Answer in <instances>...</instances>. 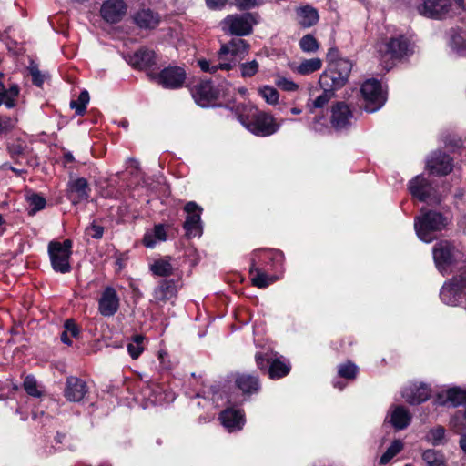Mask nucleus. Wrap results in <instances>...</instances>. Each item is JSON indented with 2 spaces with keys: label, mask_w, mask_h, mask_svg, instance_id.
Wrapping results in <instances>:
<instances>
[{
  "label": "nucleus",
  "mask_w": 466,
  "mask_h": 466,
  "mask_svg": "<svg viewBox=\"0 0 466 466\" xmlns=\"http://www.w3.org/2000/svg\"><path fill=\"white\" fill-rule=\"evenodd\" d=\"M299 47L304 52H315L319 49V42L315 36L308 34L299 40Z\"/></svg>",
  "instance_id": "nucleus-47"
},
{
  "label": "nucleus",
  "mask_w": 466,
  "mask_h": 466,
  "mask_svg": "<svg viewBox=\"0 0 466 466\" xmlns=\"http://www.w3.org/2000/svg\"><path fill=\"white\" fill-rule=\"evenodd\" d=\"M218 419L229 432L242 430L246 422L244 410L234 407H228L223 410L219 413Z\"/></svg>",
  "instance_id": "nucleus-24"
},
{
  "label": "nucleus",
  "mask_w": 466,
  "mask_h": 466,
  "mask_svg": "<svg viewBox=\"0 0 466 466\" xmlns=\"http://www.w3.org/2000/svg\"><path fill=\"white\" fill-rule=\"evenodd\" d=\"M359 369L351 360H348L338 366V375L339 378L353 380L356 379Z\"/></svg>",
  "instance_id": "nucleus-40"
},
{
  "label": "nucleus",
  "mask_w": 466,
  "mask_h": 466,
  "mask_svg": "<svg viewBox=\"0 0 466 466\" xmlns=\"http://www.w3.org/2000/svg\"><path fill=\"white\" fill-rule=\"evenodd\" d=\"M451 0H422L417 5L418 13L430 19L442 20L451 11Z\"/></svg>",
  "instance_id": "nucleus-17"
},
{
  "label": "nucleus",
  "mask_w": 466,
  "mask_h": 466,
  "mask_svg": "<svg viewBox=\"0 0 466 466\" xmlns=\"http://www.w3.org/2000/svg\"><path fill=\"white\" fill-rule=\"evenodd\" d=\"M458 249L450 240H440L432 248L435 267L440 273L445 275L451 267L454 266L457 259Z\"/></svg>",
  "instance_id": "nucleus-12"
},
{
  "label": "nucleus",
  "mask_w": 466,
  "mask_h": 466,
  "mask_svg": "<svg viewBox=\"0 0 466 466\" xmlns=\"http://www.w3.org/2000/svg\"><path fill=\"white\" fill-rule=\"evenodd\" d=\"M352 67L351 60H339L328 64L327 68L319 79L320 87L329 88V90L336 93L348 84Z\"/></svg>",
  "instance_id": "nucleus-4"
},
{
  "label": "nucleus",
  "mask_w": 466,
  "mask_h": 466,
  "mask_svg": "<svg viewBox=\"0 0 466 466\" xmlns=\"http://www.w3.org/2000/svg\"><path fill=\"white\" fill-rule=\"evenodd\" d=\"M229 89L230 85L226 80L217 87L211 80H202L194 86L193 97L198 106L208 107L215 106L216 101L222 96L221 93L224 96Z\"/></svg>",
  "instance_id": "nucleus-9"
},
{
  "label": "nucleus",
  "mask_w": 466,
  "mask_h": 466,
  "mask_svg": "<svg viewBox=\"0 0 466 466\" xmlns=\"http://www.w3.org/2000/svg\"><path fill=\"white\" fill-rule=\"evenodd\" d=\"M284 261L285 256L281 250L263 248L253 250L249 266L251 268L277 273L283 270Z\"/></svg>",
  "instance_id": "nucleus-6"
},
{
  "label": "nucleus",
  "mask_w": 466,
  "mask_h": 466,
  "mask_svg": "<svg viewBox=\"0 0 466 466\" xmlns=\"http://www.w3.org/2000/svg\"><path fill=\"white\" fill-rule=\"evenodd\" d=\"M403 449V442L400 440H394L380 458V465L388 464Z\"/></svg>",
  "instance_id": "nucleus-37"
},
{
  "label": "nucleus",
  "mask_w": 466,
  "mask_h": 466,
  "mask_svg": "<svg viewBox=\"0 0 466 466\" xmlns=\"http://www.w3.org/2000/svg\"><path fill=\"white\" fill-rule=\"evenodd\" d=\"M147 76L166 89H178L183 86L187 73L178 66H168L158 73H147Z\"/></svg>",
  "instance_id": "nucleus-13"
},
{
  "label": "nucleus",
  "mask_w": 466,
  "mask_h": 466,
  "mask_svg": "<svg viewBox=\"0 0 466 466\" xmlns=\"http://www.w3.org/2000/svg\"><path fill=\"white\" fill-rule=\"evenodd\" d=\"M321 66L322 62L319 58L307 59L300 63L297 71L302 76H307L319 70Z\"/></svg>",
  "instance_id": "nucleus-41"
},
{
  "label": "nucleus",
  "mask_w": 466,
  "mask_h": 466,
  "mask_svg": "<svg viewBox=\"0 0 466 466\" xmlns=\"http://www.w3.org/2000/svg\"><path fill=\"white\" fill-rule=\"evenodd\" d=\"M183 209L187 213L186 220L183 223L186 237L187 238L200 237L203 233L201 225L203 208L195 201H188Z\"/></svg>",
  "instance_id": "nucleus-16"
},
{
  "label": "nucleus",
  "mask_w": 466,
  "mask_h": 466,
  "mask_svg": "<svg viewBox=\"0 0 466 466\" xmlns=\"http://www.w3.org/2000/svg\"><path fill=\"white\" fill-rule=\"evenodd\" d=\"M431 388L426 383L413 384L405 389L402 396L410 405L421 404L431 397Z\"/></svg>",
  "instance_id": "nucleus-29"
},
{
  "label": "nucleus",
  "mask_w": 466,
  "mask_h": 466,
  "mask_svg": "<svg viewBox=\"0 0 466 466\" xmlns=\"http://www.w3.org/2000/svg\"><path fill=\"white\" fill-rule=\"evenodd\" d=\"M25 147L22 144H13L8 147V152L12 158L18 157L25 155Z\"/></svg>",
  "instance_id": "nucleus-56"
},
{
  "label": "nucleus",
  "mask_w": 466,
  "mask_h": 466,
  "mask_svg": "<svg viewBox=\"0 0 466 466\" xmlns=\"http://www.w3.org/2000/svg\"><path fill=\"white\" fill-rule=\"evenodd\" d=\"M14 128V124L9 116L2 117L0 116V133H6Z\"/></svg>",
  "instance_id": "nucleus-58"
},
{
  "label": "nucleus",
  "mask_w": 466,
  "mask_h": 466,
  "mask_svg": "<svg viewBox=\"0 0 466 466\" xmlns=\"http://www.w3.org/2000/svg\"><path fill=\"white\" fill-rule=\"evenodd\" d=\"M440 299L449 306H458L466 300V268L445 281L440 290Z\"/></svg>",
  "instance_id": "nucleus-5"
},
{
  "label": "nucleus",
  "mask_w": 466,
  "mask_h": 466,
  "mask_svg": "<svg viewBox=\"0 0 466 466\" xmlns=\"http://www.w3.org/2000/svg\"><path fill=\"white\" fill-rule=\"evenodd\" d=\"M339 49L336 47L329 48L327 54V59L329 61L328 64H331L333 62L339 61V60H349L348 58H343L339 56Z\"/></svg>",
  "instance_id": "nucleus-61"
},
{
  "label": "nucleus",
  "mask_w": 466,
  "mask_h": 466,
  "mask_svg": "<svg viewBox=\"0 0 466 466\" xmlns=\"http://www.w3.org/2000/svg\"><path fill=\"white\" fill-rule=\"evenodd\" d=\"M60 339L64 344H66L67 346H72V344H73V341L70 339V336L68 335V333L66 331L65 329L60 335Z\"/></svg>",
  "instance_id": "nucleus-64"
},
{
  "label": "nucleus",
  "mask_w": 466,
  "mask_h": 466,
  "mask_svg": "<svg viewBox=\"0 0 466 466\" xmlns=\"http://www.w3.org/2000/svg\"><path fill=\"white\" fill-rule=\"evenodd\" d=\"M251 283L258 289H266L279 279L276 273L268 270H259V268H248Z\"/></svg>",
  "instance_id": "nucleus-31"
},
{
  "label": "nucleus",
  "mask_w": 466,
  "mask_h": 466,
  "mask_svg": "<svg viewBox=\"0 0 466 466\" xmlns=\"http://www.w3.org/2000/svg\"><path fill=\"white\" fill-rule=\"evenodd\" d=\"M149 268L154 276L162 277L164 279H167L173 275L174 272V268L170 263V257H167V258L156 259L150 264Z\"/></svg>",
  "instance_id": "nucleus-35"
},
{
  "label": "nucleus",
  "mask_w": 466,
  "mask_h": 466,
  "mask_svg": "<svg viewBox=\"0 0 466 466\" xmlns=\"http://www.w3.org/2000/svg\"><path fill=\"white\" fill-rule=\"evenodd\" d=\"M119 308L120 299L116 290L111 286H106L98 299V312L103 317H112Z\"/></svg>",
  "instance_id": "nucleus-22"
},
{
  "label": "nucleus",
  "mask_w": 466,
  "mask_h": 466,
  "mask_svg": "<svg viewBox=\"0 0 466 466\" xmlns=\"http://www.w3.org/2000/svg\"><path fill=\"white\" fill-rule=\"evenodd\" d=\"M363 99L361 107L368 113L380 110L387 101V91L382 88L381 82L376 78L365 80L360 86Z\"/></svg>",
  "instance_id": "nucleus-7"
},
{
  "label": "nucleus",
  "mask_w": 466,
  "mask_h": 466,
  "mask_svg": "<svg viewBox=\"0 0 466 466\" xmlns=\"http://www.w3.org/2000/svg\"><path fill=\"white\" fill-rule=\"evenodd\" d=\"M408 190L413 198L420 202H427L435 193L432 182L422 174L414 177L409 181Z\"/></svg>",
  "instance_id": "nucleus-21"
},
{
  "label": "nucleus",
  "mask_w": 466,
  "mask_h": 466,
  "mask_svg": "<svg viewBox=\"0 0 466 466\" xmlns=\"http://www.w3.org/2000/svg\"><path fill=\"white\" fill-rule=\"evenodd\" d=\"M426 168L431 175L443 177L453 169V158L444 151L432 152L426 162Z\"/></svg>",
  "instance_id": "nucleus-18"
},
{
  "label": "nucleus",
  "mask_w": 466,
  "mask_h": 466,
  "mask_svg": "<svg viewBox=\"0 0 466 466\" xmlns=\"http://www.w3.org/2000/svg\"><path fill=\"white\" fill-rule=\"evenodd\" d=\"M291 370V365L289 362H285L279 358H274L269 370H268V377L270 380H276L282 379L289 374Z\"/></svg>",
  "instance_id": "nucleus-34"
},
{
  "label": "nucleus",
  "mask_w": 466,
  "mask_h": 466,
  "mask_svg": "<svg viewBox=\"0 0 466 466\" xmlns=\"http://www.w3.org/2000/svg\"><path fill=\"white\" fill-rule=\"evenodd\" d=\"M273 360L274 358H272L271 353L269 352L258 351L255 354L256 365L263 375L268 374V370H269Z\"/></svg>",
  "instance_id": "nucleus-42"
},
{
  "label": "nucleus",
  "mask_w": 466,
  "mask_h": 466,
  "mask_svg": "<svg viewBox=\"0 0 466 466\" xmlns=\"http://www.w3.org/2000/svg\"><path fill=\"white\" fill-rule=\"evenodd\" d=\"M385 46V52L390 55L392 59H401L412 54L410 48L411 43L410 39L403 35L390 37Z\"/></svg>",
  "instance_id": "nucleus-26"
},
{
  "label": "nucleus",
  "mask_w": 466,
  "mask_h": 466,
  "mask_svg": "<svg viewBox=\"0 0 466 466\" xmlns=\"http://www.w3.org/2000/svg\"><path fill=\"white\" fill-rule=\"evenodd\" d=\"M429 434L432 444L439 445L445 437V429L442 426H437L436 428L431 429Z\"/></svg>",
  "instance_id": "nucleus-54"
},
{
  "label": "nucleus",
  "mask_w": 466,
  "mask_h": 466,
  "mask_svg": "<svg viewBox=\"0 0 466 466\" xmlns=\"http://www.w3.org/2000/svg\"><path fill=\"white\" fill-rule=\"evenodd\" d=\"M104 232L105 228L101 225H98L96 220H94L85 229V234L91 237L94 239H101L103 238Z\"/></svg>",
  "instance_id": "nucleus-50"
},
{
  "label": "nucleus",
  "mask_w": 466,
  "mask_h": 466,
  "mask_svg": "<svg viewBox=\"0 0 466 466\" xmlns=\"http://www.w3.org/2000/svg\"><path fill=\"white\" fill-rule=\"evenodd\" d=\"M63 165L66 167L67 164H71L75 162V157L73 154L69 151L65 152L62 157Z\"/></svg>",
  "instance_id": "nucleus-63"
},
{
  "label": "nucleus",
  "mask_w": 466,
  "mask_h": 466,
  "mask_svg": "<svg viewBox=\"0 0 466 466\" xmlns=\"http://www.w3.org/2000/svg\"><path fill=\"white\" fill-rule=\"evenodd\" d=\"M88 391L86 382L80 378L70 376L66 378L64 396L66 400L78 402L84 399Z\"/></svg>",
  "instance_id": "nucleus-27"
},
{
  "label": "nucleus",
  "mask_w": 466,
  "mask_h": 466,
  "mask_svg": "<svg viewBox=\"0 0 466 466\" xmlns=\"http://www.w3.org/2000/svg\"><path fill=\"white\" fill-rule=\"evenodd\" d=\"M63 328L71 338L78 339L81 337V328L74 319H66Z\"/></svg>",
  "instance_id": "nucleus-49"
},
{
  "label": "nucleus",
  "mask_w": 466,
  "mask_h": 466,
  "mask_svg": "<svg viewBox=\"0 0 466 466\" xmlns=\"http://www.w3.org/2000/svg\"><path fill=\"white\" fill-rule=\"evenodd\" d=\"M434 403L439 406L458 407L466 404V390L454 386L436 394Z\"/></svg>",
  "instance_id": "nucleus-25"
},
{
  "label": "nucleus",
  "mask_w": 466,
  "mask_h": 466,
  "mask_svg": "<svg viewBox=\"0 0 466 466\" xmlns=\"http://www.w3.org/2000/svg\"><path fill=\"white\" fill-rule=\"evenodd\" d=\"M142 243L145 247L152 248L155 247L157 239L152 233L147 232L144 235Z\"/></svg>",
  "instance_id": "nucleus-62"
},
{
  "label": "nucleus",
  "mask_w": 466,
  "mask_h": 466,
  "mask_svg": "<svg viewBox=\"0 0 466 466\" xmlns=\"http://www.w3.org/2000/svg\"><path fill=\"white\" fill-rule=\"evenodd\" d=\"M259 18L257 12L228 15L223 20L224 30L238 37L249 35L253 32V26L258 24Z\"/></svg>",
  "instance_id": "nucleus-8"
},
{
  "label": "nucleus",
  "mask_w": 466,
  "mask_h": 466,
  "mask_svg": "<svg viewBox=\"0 0 466 466\" xmlns=\"http://www.w3.org/2000/svg\"><path fill=\"white\" fill-rule=\"evenodd\" d=\"M218 106H224L234 112L238 120L258 137H269L280 128V124L277 123L270 113L259 110L254 106L236 104L234 98L228 100L224 105L218 104Z\"/></svg>",
  "instance_id": "nucleus-1"
},
{
  "label": "nucleus",
  "mask_w": 466,
  "mask_h": 466,
  "mask_svg": "<svg viewBox=\"0 0 466 466\" xmlns=\"http://www.w3.org/2000/svg\"><path fill=\"white\" fill-rule=\"evenodd\" d=\"M449 46L459 56H463L466 52V40L456 30L450 31Z\"/></svg>",
  "instance_id": "nucleus-36"
},
{
  "label": "nucleus",
  "mask_w": 466,
  "mask_h": 466,
  "mask_svg": "<svg viewBox=\"0 0 466 466\" xmlns=\"http://www.w3.org/2000/svg\"><path fill=\"white\" fill-rule=\"evenodd\" d=\"M258 94L269 105H276L279 102V91L273 86L265 85L258 89Z\"/></svg>",
  "instance_id": "nucleus-43"
},
{
  "label": "nucleus",
  "mask_w": 466,
  "mask_h": 466,
  "mask_svg": "<svg viewBox=\"0 0 466 466\" xmlns=\"http://www.w3.org/2000/svg\"><path fill=\"white\" fill-rule=\"evenodd\" d=\"M127 8L124 0H106L101 5L100 15L106 23L116 24L125 16Z\"/></svg>",
  "instance_id": "nucleus-23"
},
{
  "label": "nucleus",
  "mask_w": 466,
  "mask_h": 466,
  "mask_svg": "<svg viewBox=\"0 0 466 466\" xmlns=\"http://www.w3.org/2000/svg\"><path fill=\"white\" fill-rule=\"evenodd\" d=\"M5 74L0 72V106L5 105L8 109H13L17 105V98L21 88L16 83H10L6 86L4 83Z\"/></svg>",
  "instance_id": "nucleus-28"
},
{
  "label": "nucleus",
  "mask_w": 466,
  "mask_h": 466,
  "mask_svg": "<svg viewBox=\"0 0 466 466\" xmlns=\"http://www.w3.org/2000/svg\"><path fill=\"white\" fill-rule=\"evenodd\" d=\"M324 121H325V116L323 115H316L314 116L312 128L315 131L321 132L323 130V128L327 127Z\"/></svg>",
  "instance_id": "nucleus-60"
},
{
  "label": "nucleus",
  "mask_w": 466,
  "mask_h": 466,
  "mask_svg": "<svg viewBox=\"0 0 466 466\" xmlns=\"http://www.w3.org/2000/svg\"><path fill=\"white\" fill-rule=\"evenodd\" d=\"M233 380L235 388L241 391L243 398L240 401L228 399V402L232 406L242 405L252 395L258 394L262 389L259 376L256 373L236 372L233 374Z\"/></svg>",
  "instance_id": "nucleus-11"
},
{
  "label": "nucleus",
  "mask_w": 466,
  "mask_h": 466,
  "mask_svg": "<svg viewBox=\"0 0 466 466\" xmlns=\"http://www.w3.org/2000/svg\"><path fill=\"white\" fill-rule=\"evenodd\" d=\"M145 340V337L141 334H137L133 336L132 340L127 343V352L133 360H137L144 351L145 348L143 346V342Z\"/></svg>",
  "instance_id": "nucleus-38"
},
{
  "label": "nucleus",
  "mask_w": 466,
  "mask_h": 466,
  "mask_svg": "<svg viewBox=\"0 0 466 466\" xmlns=\"http://www.w3.org/2000/svg\"><path fill=\"white\" fill-rule=\"evenodd\" d=\"M421 214L414 219V229L418 238L426 243L432 242L437 232L447 228L451 219L440 211L421 208Z\"/></svg>",
  "instance_id": "nucleus-3"
},
{
  "label": "nucleus",
  "mask_w": 466,
  "mask_h": 466,
  "mask_svg": "<svg viewBox=\"0 0 466 466\" xmlns=\"http://www.w3.org/2000/svg\"><path fill=\"white\" fill-rule=\"evenodd\" d=\"M250 48V45L242 38H233L226 44H222L218 52L219 60H226L228 55H231L233 58L228 62H219L217 65H210V61L205 58L198 60V66L201 71L215 74L218 70L229 71L236 66L237 57L243 58Z\"/></svg>",
  "instance_id": "nucleus-2"
},
{
  "label": "nucleus",
  "mask_w": 466,
  "mask_h": 466,
  "mask_svg": "<svg viewBox=\"0 0 466 466\" xmlns=\"http://www.w3.org/2000/svg\"><path fill=\"white\" fill-rule=\"evenodd\" d=\"M90 100V96L87 90H83L80 92L76 100L70 101V107L75 109V112L77 116H84L86 112V105Z\"/></svg>",
  "instance_id": "nucleus-39"
},
{
  "label": "nucleus",
  "mask_w": 466,
  "mask_h": 466,
  "mask_svg": "<svg viewBox=\"0 0 466 466\" xmlns=\"http://www.w3.org/2000/svg\"><path fill=\"white\" fill-rule=\"evenodd\" d=\"M390 422L395 430H404L411 422L409 410L403 406H396L390 414Z\"/></svg>",
  "instance_id": "nucleus-33"
},
{
  "label": "nucleus",
  "mask_w": 466,
  "mask_h": 466,
  "mask_svg": "<svg viewBox=\"0 0 466 466\" xmlns=\"http://www.w3.org/2000/svg\"><path fill=\"white\" fill-rule=\"evenodd\" d=\"M91 193V187L85 177L70 179L66 184V197L73 206L86 201Z\"/></svg>",
  "instance_id": "nucleus-20"
},
{
  "label": "nucleus",
  "mask_w": 466,
  "mask_h": 466,
  "mask_svg": "<svg viewBox=\"0 0 466 466\" xmlns=\"http://www.w3.org/2000/svg\"><path fill=\"white\" fill-rule=\"evenodd\" d=\"M126 61L132 68L145 71L147 74L155 72L154 70L158 62V56L153 49L142 46L132 54H127Z\"/></svg>",
  "instance_id": "nucleus-14"
},
{
  "label": "nucleus",
  "mask_w": 466,
  "mask_h": 466,
  "mask_svg": "<svg viewBox=\"0 0 466 466\" xmlns=\"http://www.w3.org/2000/svg\"><path fill=\"white\" fill-rule=\"evenodd\" d=\"M207 6L211 10L223 9L228 0H205Z\"/></svg>",
  "instance_id": "nucleus-59"
},
{
  "label": "nucleus",
  "mask_w": 466,
  "mask_h": 466,
  "mask_svg": "<svg viewBox=\"0 0 466 466\" xmlns=\"http://www.w3.org/2000/svg\"><path fill=\"white\" fill-rule=\"evenodd\" d=\"M353 111L349 104L337 101L330 107L329 123L336 132L348 131L352 126Z\"/></svg>",
  "instance_id": "nucleus-15"
},
{
  "label": "nucleus",
  "mask_w": 466,
  "mask_h": 466,
  "mask_svg": "<svg viewBox=\"0 0 466 466\" xmlns=\"http://www.w3.org/2000/svg\"><path fill=\"white\" fill-rule=\"evenodd\" d=\"M296 14L298 23L303 28H309L315 25L319 19L318 10L309 5L299 7Z\"/></svg>",
  "instance_id": "nucleus-32"
},
{
  "label": "nucleus",
  "mask_w": 466,
  "mask_h": 466,
  "mask_svg": "<svg viewBox=\"0 0 466 466\" xmlns=\"http://www.w3.org/2000/svg\"><path fill=\"white\" fill-rule=\"evenodd\" d=\"M422 460L426 462L428 466L438 462L439 460L444 457V455L439 451L432 449H429L423 451Z\"/></svg>",
  "instance_id": "nucleus-51"
},
{
  "label": "nucleus",
  "mask_w": 466,
  "mask_h": 466,
  "mask_svg": "<svg viewBox=\"0 0 466 466\" xmlns=\"http://www.w3.org/2000/svg\"><path fill=\"white\" fill-rule=\"evenodd\" d=\"M73 242L71 239H65L63 242L51 241L48 244V255L54 271L57 273H68L72 267L69 259L72 255Z\"/></svg>",
  "instance_id": "nucleus-10"
},
{
  "label": "nucleus",
  "mask_w": 466,
  "mask_h": 466,
  "mask_svg": "<svg viewBox=\"0 0 466 466\" xmlns=\"http://www.w3.org/2000/svg\"><path fill=\"white\" fill-rule=\"evenodd\" d=\"M32 76V83L37 87H41L45 82L44 75L40 72L37 65L31 64L28 67Z\"/></svg>",
  "instance_id": "nucleus-52"
},
{
  "label": "nucleus",
  "mask_w": 466,
  "mask_h": 466,
  "mask_svg": "<svg viewBox=\"0 0 466 466\" xmlns=\"http://www.w3.org/2000/svg\"><path fill=\"white\" fill-rule=\"evenodd\" d=\"M181 278L162 279L155 287L152 296L157 303H167L177 299L178 290L182 288Z\"/></svg>",
  "instance_id": "nucleus-19"
},
{
  "label": "nucleus",
  "mask_w": 466,
  "mask_h": 466,
  "mask_svg": "<svg viewBox=\"0 0 466 466\" xmlns=\"http://www.w3.org/2000/svg\"><path fill=\"white\" fill-rule=\"evenodd\" d=\"M28 201L31 207L29 214H35L36 212L44 209L46 204V198L38 193H34L28 198Z\"/></svg>",
  "instance_id": "nucleus-48"
},
{
  "label": "nucleus",
  "mask_w": 466,
  "mask_h": 466,
  "mask_svg": "<svg viewBox=\"0 0 466 466\" xmlns=\"http://www.w3.org/2000/svg\"><path fill=\"white\" fill-rule=\"evenodd\" d=\"M239 68L242 77H252L258 72L259 64L257 60L254 59L250 62L241 63L239 65Z\"/></svg>",
  "instance_id": "nucleus-46"
},
{
  "label": "nucleus",
  "mask_w": 466,
  "mask_h": 466,
  "mask_svg": "<svg viewBox=\"0 0 466 466\" xmlns=\"http://www.w3.org/2000/svg\"><path fill=\"white\" fill-rule=\"evenodd\" d=\"M322 94L317 96L311 104L310 112L313 113L314 109L322 108L327 105L334 96L335 93L329 90V88L321 87Z\"/></svg>",
  "instance_id": "nucleus-44"
},
{
  "label": "nucleus",
  "mask_w": 466,
  "mask_h": 466,
  "mask_svg": "<svg viewBox=\"0 0 466 466\" xmlns=\"http://www.w3.org/2000/svg\"><path fill=\"white\" fill-rule=\"evenodd\" d=\"M157 240L166 241L167 235L163 224H157L154 226L152 233Z\"/></svg>",
  "instance_id": "nucleus-57"
},
{
  "label": "nucleus",
  "mask_w": 466,
  "mask_h": 466,
  "mask_svg": "<svg viewBox=\"0 0 466 466\" xmlns=\"http://www.w3.org/2000/svg\"><path fill=\"white\" fill-rule=\"evenodd\" d=\"M23 388L25 392L32 397H40L41 391L38 390L37 381L33 375H27L23 382Z\"/></svg>",
  "instance_id": "nucleus-45"
},
{
  "label": "nucleus",
  "mask_w": 466,
  "mask_h": 466,
  "mask_svg": "<svg viewBox=\"0 0 466 466\" xmlns=\"http://www.w3.org/2000/svg\"><path fill=\"white\" fill-rule=\"evenodd\" d=\"M261 4L262 0H235V5L240 11L249 10L259 6Z\"/></svg>",
  "instance_id": "nucleus-55"
},
{
  "label": "nucleus",
  "mask_w": 466,
  "mask_h": 466,
  "mask_svg": "<svg viewBox=\"0 0 466 466\" xmlns=\"http://www.w3.org/2000/svg\"><path fill=\"white\" fill-rule=\"evenodd\" d=\"M134 23L141 29H155L160 23V16L151 9H141L134 15Z\"/></svg>",
  "instance_id": "nucleus-30"
},
{
  "label": "nucleus",
  "mask_w": 466,
  "mask_h": 466,
  "mask_svg": "<svg viewBox=\"0 0 466 466\" xmlns=\"http://www.w3.org/2000/svg\"><path fill=\"white\" fill-rule=\"evenodd\" d=\"M276 86L288 92H293L299 89V85L286 77H278L276 80Z\"/></svg>",
  "instance_id": "nucleus-53"
}]
</instances>
